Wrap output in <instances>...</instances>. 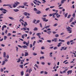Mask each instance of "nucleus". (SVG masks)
<instances>
[{
  "mask_svg": "<svg viewBox=\"0 0 76 76\" xmlns=\"http://www.w3.org/2000/svg\"><path fill=\"white\" fill-rule=\"evenodd\" d=\"M35 13H36L37 14L39 15L41 13V11L38 10L37 11L35 12Z\"/></svg>",
  "mask_w": 76,
  "mask_h": 76,
  "instance_id": "423d86ee",
  "label": "nucleus"
},
{
  "mask_svg": "<svg viewBox=\"0 0 76 76\" xmlns=\"http://www.w3.org/2000/svg\"><path fill=\"white\" fill-rule=\"evenodd\" d=\"M67 73H68L67 74L68 75H69V74H70H70H71V73H72V70H69L67 72Z\"/></svg>",
  "mask_w": 76,
  "mask_h": 76,
  "instance_id": "6e6552de",
  "label": "nucleus"
},
{
  "mask_svg": "<svg viewBox=\"0 0 76 76\" xmlns=\"http://www.w3.org/2000/svg\"><path fill=\"white\" fill-rule=\"evenodd\" d=\"M20 61V58H19L18 60L17 61V63H19Z\"/></svg>",
  "mask_w": 76,
  "mask_h": 76,
  "instance_id": "c756f323",
  "label": "nucleus"
},
{
  "mask_svg": "<svg viewBox=\"0 0 76 76\" xmlns=\"http://www.w3.org/2000/svg\"><path fill=\"white\" fill-rule=\"evenodd\" d=\"M8 4H4L3 5V6H8Z\"/></svg>",
  "mask_w": 76,
  "mask_h": 76,
  "instance_id": "5fc2aeb1",
  "label": "nucleus"
},
{
  "mask_svg": "<svg viewBox=\"0 0 76 76\" xmlns=\"http://www.w3.org/2000/svg\"><path fill=\"white\" fill-rule=\"evenodd\" d=\"M71 24L72 25H75V22H72Z\"/></svg>",
  "mask_w": 76,
  "mask_h": 76,
  "instance_id": "4d7b16f0",
  "label": "nucleus"
},
{
  "mask_svg": "<svg viewBox=\"0 0 76 76\" xmlns=\"http://www.w3.org/2000/svg\"><path fill=\"white\" fill-rule=\"evenodd\" d=\"M21 75L22 76H22H23V71H22L21 72Z\"/></svg>",
  "mask_w": 76,
  "mask_h": 76,
  "instance_id": "72a5a7b5",
  "label": "nucleus"
},
{
  "mask_svg": "<svg viewBox=\"0 0 76 76\" xmlns=\"http://www.w3.org/2000/svg\"><path fill=\"white\" fill-rule=\"evenodd\" d=\"M47 15H43V17H47Z\"/></svg>",
  "mask_w": 76,
  "mask_h": 76,
  "instance_id": "37998d69",
  "label": "nucleus"
},
{
  "mask_svg": "<svg viewBox=\"0 0 76 76\" xmlns=\"http://www.w3.org/2000/svg\"><path fill=\"white\" fill-rule=\"evenodd\" d=\"M19 11V10L18 9H15L14 10V12H17Z\"/></svg>",
  "mask_w": 76,
  "mask_h": 76,
  "instance_id": "f8f14e48",
  "label": "nucleus"
},
{
  "mask_svg": "<svg viewBox=\"0 0 76 76\" xmlns=\"http://www.w3.org/2000/svg\"><path fill=\"white\" fill-rule=\"evenodd\" d=\"M44 73V71H42L40 72V74H42Z\"/></svg>",
  "mask_w": 76,
  "mask_h": 76,
  "instance_id": "e2e57ef3",
  "label": "nucleus"
},
{
  "mask_svg": "<svg viewBox=\"0 0 76 76\" xmlns=\"http://www.w3.org/2000/svg\"><path fill=\"white\" fill-rule=\"evenodd\" d=\"M8 6H9V7L11 9H12V6L11 5H10V4H8Z\"/></svg>",
  "mask_w": 76,
  "mask_h": 76,
  "instance_id": "b1692460",
  "label": "nucleus"
},
{
  "mask_svg": "<svg viewBox=\"0 0 76 76\" xmlns=\"http://www.w3.org/2000/svg\"><path fill=\"white\" fill-rule=\"evenodd\" d=\"M9 18L11 20H14V18H13V17H9Z\"/></svg>",
  "mask_w": 76,
  "mask_h": 76,
  "instance_id": "5701e85b",
  "label": "nucleus"
},
{
  "mask_svg": "<svg viewBox=\"0 0 76 76\" xmlns=\"http://www.w3.org/2000/svg\"><path fill=\"white\" fill-rule=\"evenodd\" d=\"M4 71V70H3V68H1V72H2Z\"/></svg>",
  "mask_w": 76,
  "mask_h": 76,
  "instance_id": "6e6d98bb",
  "label": "nucleus"
},
{
  "mask_svg": "<svg viewBox=\"0 0 76 76\" xmlns=\"http://www.w3.org/2000/svg\"><path fill=\"white\" fill-rule=\"evenodd\" d=\"M24 35H23L22 36V38H23V39H24L25 38V37H24Z\"/></svg>",
  "mask_w": 76,
  "mask_h": 76,
  "instance_id": "a18cd8bd",
  "label": "nucleus"
},
{
  "mask_svg": "<svg viewBox=\"0 0 76 76\" xmlns=\"http://www.w3.org/2000/svg\"><path fill=\"white\" fill-rule=\"evenodd\" d=\"M72 16L74 18H75V13H73V14L72 15Z\"/></svg>",
  "mask_w": 76,
  "mask_h": 76,
  "instance_id": "c9c22d12",
  "label": "nucleus"
},
{
  "mask_svg": "<svg viewBox=\"0 0 76 76\" xmlns=\"http://www.w3.org/2000/svg\"><path fill=\"white\" fill-rule=\"evenodd\" d=\"M40 26L41 28H42V24H41V23H40Z\"/></svg>",
  "mask_w": 76,
  "mask_h": 76,
  "instance_id": "0e129e2a",
  "label": "nucleus"
},
{
  "mask_svg": "<svg viewBox=\"0 0 76 76\" xmlns=\"http://www.w3.org/2000/svg\"><path fill=\"white\" fill-rule=\"evenodd\" d=\"M15 4L16 5V6H18V4H20V3L18 2V1H16V2L15 3Z\"/></svg>",
  "mask_w": 76,
  "mask_h": 76,
  "instance_id": "9d476101",
  "label": "nucleus"
},
{
  "mask_svg": "<svg viewBox=\"0 0 76 76\" xmlns=\"http://www.w3.org/2000/svg\"><path fill=\"white\" fill-rule=\"evenodd\" d=\"M35 37H32L31 38V40H32L33 39H35Z\"/></svg>",
  "mask_w": 76,
  "mask_h": 76,
  "instance_id": "13d9d810",
  "label": "nucleus"
},
{
  "mask_svg": "<svg viewBox=\"0 0 76 76\" xmlns=\"http://www.w3.org/2000/svg\"><path fill=\"white\" fill-rule=\"evenodd\" d=\"M39 22H40V21H39V20H38L37 21V23H39Z\"/></svg>",
  "mask_w": 76,
  "mask_h": 76,
  "instance_id": "680f3d73",
  "label": "nucleus"
},
{
  "mask_svg": "<svg viewBox=\"0 0 76 76\" xmlns=\"http://www.w3.org/2000/svg\"><path fill=\"white\" fill-rule=\"evenodd\" d=\"M45 58L44 57V56H42V57H40V60H42V59H44V58Z\"/></svg>",
  "mask_w": 76,
  "mask_h": 76,
  "instance_id": "4be33fe9",
  "label": "nucleus"
},
{
  "mask_svg": "<svg viewBox=\"0 0 76 76\" xmlns=\"http://www.w3.org/2000/svg\"><path fill=\"white\" fill-rule=\"evenodd\" d=\"M23 14L25 16H27L28 15V13L26 12H25L23 13Z\"/></svg>",
  "mask_w": 76,
  "mask_h": 76,
  "instance_id": "dca6fc26",
  "label": "nucleus"
},
{
  "mask_svg": "<svg viewBox=\"0 0 76 76\" xmlns=\"http://www.w3.org/2000/svg\"><path fill=\"white\" fill-rule=\"evenodd\" d=\"M68 70V69L67 68L64 71L62 72L63 73H65V72H66V71H67Z\"/></svg>",
  "mask_w": 76,
  "mask_h": 76,
  "instance_id": "2eb2a0df",
  "label": "nucleus"
},
{
  "mask_svg": "<svg viewBox=\"0 0 76 76\" xmlns=\"http://www.w3.org/2000/svg\"><path fill=\"white\" fill-rule=\"evenodd\" d=\"M57 13V12H56L55 13H53L52 15H53L55 16V15H56Z\"/></svg>",
  "mask_w": 76,
  "mask_h": 76,
  "instance_id": "a19ab883",
  "label": "nucleus"
},
{
  "mask_svg": "<svg viewBox=\"0 0 76 76\" xmlns=\"http://www.w3.org/2000/svg\"><path fill=\"white\" fill-rule=\"evenodd\" d=\"M22 47H23V48H28V47H27V46L25 45L22 46Z\"/></svg>",
  "mask_w": 76,
  "mask_h": 76,
  "instance_id": "473e14b6",
  "label": "nucleus"
},
{
  "mask_svg": "<svg viewBox=\"0 0 76 76\" xmlns=\"http://www.w3.org/2000/svg\"><path fill=\"white\" fill-rule=\"evenodd\" d=\"M24 56H28V52H25Z\"/></svg>",
  "mask_w": 76,
  "mask_h": 76,
  "instance_id": "6ab92c4d",
  "label": "nucleus"
},
{
  "mask_svg": "<svg viewBox=\"0 0 76 76\" xmlns=\"http://www.w3.org/2000/svg\"><path fill=\"white\" fill-rule=\"evenodd\" d=\"M4 61H8V60L7 59L5 58L4 59Z\"/></svg>",
  "mask_w": 76,
  "mask_h": 76,
  "instance_id": "69168bd1",
  "label": "nucleus"
},
{
  "mask_svg": "<svg viewBox=\"0 0 76 76\" xmlns=\"http://www.w3.org/2000/svg\"><path fill=\"white\" fill-rule=\"evenodd\" d=\"M7 35L9 36H10V35H12V34H11L10 33H9Z\"/></svg>",
  "mask_w": 76,
  "mask_h": 76,
  "instance_id": "c03bdc74",
  "label": "nucleus"
},
{
  "mask_svg": "<svg viewBox=\"0 0 76 76\" xmlns=\"http://www.w3.org/2000/svg\"><path fill=\"white\" fill-rule=\"evenodd\" d=\"M35 43H36V42L35 41H34V42L33 44V46H35Z\"/></svg>",
  "mask_w": 76,
  "mask_h": 76,
  "instance_id": "2f4dec72",
  "label": "nucleus"
},
{
  "mask_svg": "<svg viewBox=\"0 0 76 76\" xmlns=\"http://www.w3.org/2000/svg\"><path fill=\"white\" fill-rule=\"evenodd\" d=\"M12 6H13V7H14V8H15V7H16L17 6L15 5V4L14 3V4Z\"/></svg>",
  "mask_w": 76,
  "mask_h": 76,
  "instance_id": "a878e982",
  "label": "nucleus"
},
{
  "mask_svg": "<svg viewBox=\"0 0 76 76\" xmlns=\"http://www.w3.org/2000/svg\"><path fill=\"white\" fill-rule=\"evenodd\" d=\"M7 38V37L6 36H4V40H6V39Z\"/></svg>",
  "mask_w": 76,
  "mask_h": 76,
  "instance_id": "393cba45",
  "label": "nucleus"
},
{
  "mask_svg": "<svg viewBox=\"0 0 76 76\" xmlns=\"http://www.w3.org/2000/svg\"><path fill=\"white\" fill-rule=\"evenodd\" d=\"M41 64H42V65H44V64H45V63L44 62H42L41 63Z\"/></svg>",
  "mask_w": 76,
  "mask_h": 76,
  "instance_id": "bf43d9fd",
  "label": "nucleus"
},
{
  "mask_svg": "<svg viewBox=\"0 0 76 76\" xmlns=\"http://www.w3.org/2000/svg\"><path fill=\"white\" fill-rule=\"evenodd\" d=\"M5 63H6V62H5V61H2V63L1 64V65H2V66L3 65H4V64H5Z\"/></svg>",
  "mask_w": 76,
  "mask_h": 76,
  "instance_id": "aec40b11",
  "label": "nucleus"
},
{
  "mask_svg": "<svg viewBox=\"0 0 76 76\" xmlns=\"http://www.w3.org/2000/svg\"><path fill=\"white\" fill-rule=\"evenodd\" d=\"M20 68H22V69H23V64L20 65Z\"/></svg>",
  "mask_w": 76,
  "mask_h": 76,
  "instance_id": "7c9ffc66",
  "label": "nucleus"
},
{
  "mask_svg": "<svg viewBox=\"0 0 76 76\" xmlns=\"http://www.w3.org/2000/svg\"><path fill=\"white\" fill-rule=\"evenodd\" d=\"M49 9H50V8H47L45 9V10H46V11H47V10H49Z\"/></svg>",
  "mask_w": 76,
  "mask_h": 76,
  "instance_id": "603ef678",
  "label": "nucleus"
},
{
  "mask_svg": "<svg viewBox=\"0 0 76 76\" xmlns=\"http://www.w3.org/2000/svg\"><path fill=\"white\" fill-rule=\"evenodd\" d=\"M41 35V34L40 33H37V36H40Z\"/></svg>",
  "mask_w": 76,
  "mask_h": 76,
  "instance_id": "f3484780",
  "label": "nucleus"
},
{
  "mask_svg": "<svg viewBox=\"0 0 76 76\" xmlns=\"http://www.w3.org/2000/svg\"><path fill=\"white\" fill-rule=\"evenodd\" d=\"M34 11H38V10H37V8H34Z\"/></svg>",
  "mask_w": 76,
  "mask_h": 76,
  "instance_id": "f704fd0d",
  "label": "nucleus"
},
{
  "mask_svg": "<svg viewBox=\"0 0 76 76\" xmlns=\"http://www.w3.org/2000/svg\"><path fill=\"white\" fill-rule=\"evenodd\" d=\"M67 45H69L70 44V42L69 41H68L67 42Z\"/></svg>",
  "mask_w": 76,
  "mask_h": 76,
  "instance_id": "864d4df0",
  "label": "nucleus"
},
{
  "mask_svg": "<svg viewBox=\"0 0 76 76\" xmlns=\"http://www.w3.org/2000/svg\"><path fill=\"white\" fill-rule=\"evenodd\" d=\"M68 15V13H67L65 14L64 15L65 17L66 18V17H67V16Z\"/></svg>",
  "mask_w": 76,
  "mask_h": 76,
  "instance_id": "bb28decb",
  "label": "nucleus"
},
{
  "mask_svg": "<svg viewBox=\"0 0 76 76\" xmlns=\"http://www.w3.org/2000/svg\"><path fill=\"white\" fill-rule=\"evenodd\" d=\"M62 44V43L61 42L59 43L57 45L58 47H60V46H61V44Z\"/></svg>",
  "mask_w": 76,
  "mask_h": 76,
  "instance_id": "9b49d317",
  "label": "nucleus"
},
{
  "mask_svg": "<svg viewBox=\"0 0 76 76\" xmlns=\"http://www.w3.org/2000/svg\"><path fill=\"white\" fill-rule=\"evenodd\" d=\"M73 18L72 17L70 19V21H69V23H70V22H72V21H73Z\"/></svg>",
  "mask_w": 76,
  "mask_h": 76,
  "instance_id": "4468645a",
  "label": "nucleus"
},
{
  "mask_svg": "<svg viewBox=\"0 0 76 76\" xmlns=\"http://www.w3.org/2000/svg\"><path fill=\"white\" fill-rule=\"evenodd\" d=\"M42 19L43 21H44V22H48V19L46 20V18H42Z\"/></svg>",
  "mask_w": 76,
  "mask_h": 76,
  "instance_id": "20e7f679",
  "label": "nucleus"
},
{
  "mask_svg": "<svg viewBox=\"0 0 76 76\" xmlns=\"http://www.w3.org/2000/svg\"><path fill=\"white\" fill-rule=\"evenodd\" d=\"M23 35H24V37H27V34H23Z\"/></svg>",
  "mask_w": 76,
  "mask_h": 76,
  "instance_id": "052dcab7",
  "label": "nucleus"
},
{
  "mask_svg": "<svg viewBox=\"0 0 76 76\" xmlns=\"http://www.w3.org/2000/svg\"><path fill=\"white\" fill-rule=\"evenodd\" d=\"M44 73H45V75H47V74H48V72H46V71H45V72H44Z\"/></svg>",
  "mask_w": 76,
  "mask_h": 76,
  "instance_id": "3c124183",
  "label": "nucleus"
},
{
  "mask_svg": "<svg viewBox=\"0 0 76 76\" xmlns=\"http://www.w3.org/2000/svg\"><path fill=\"white\" fill-rule=\"evenodd\" d=\"M63 48V50H67V48Z\"/></svg>",
  "mask_w": 76,
  "mask_h": 76,
  "instance_id": "49530a36",
  "label": "nucleus"
},
{
  "mask_svg": "<svg viewBox=\"0 0 76 76\" xmlns=\"http://www.w3.org/2000/svg\"><path fill=\"white\" fill-rule=\"evenodd\" d=\"M32 69L30 68L28 71V72L29 73H31V72H32Z\"/></svg>",
  "mask_w": 76,
  "mask_h": 76,
  "instance_id": "a211bd4d",
  "label": "nucleus"
},
{
  "mask_svg": "<svg viewBox=\"0 0 76 76\" xmlns=\"http://www.w3.org/2000/svg\"><path fill=\"white\" fill-rule=\"evenodd\" d=\"M0 10H1V11H2V10H4V11H5V12H8V11L6 10L5 9L3 8L2 7L1 8H0Z\"/></svg>",
  "mask_w": 76,
  "mask_h": 76,
  "instance_id": "39448f33",
  "label": "nucleus"
},
{
  "mask_svg": "<svg viewBox=\"0 0 76 76\" xmlns=\"http://www.w3.org/2000/svg\"><path fill=\"white\" fill-rule=\"evenodd\" d=\"M27 28L26 27L23 28V29L24 31H26V28Z\"/></svg>",
  "mask_w": 76,
  "mask_h": 76,
  "instance_id": "e433bc0d",
  "label": "nucleus"
},
{
  "mask_svg": "<svg viewBox=\"0 0 76 76\" xmlns=\"http://www.w3.org/2000/svg\"><path fill=\"white\" fill-rule=\"evenodd\" d=\"M64 33L63 32V33H61L60 35H64Z\"/></svg>",
  "mask_w": 76,
  "mask_h": 76,
  "instance_id": "8fccbe9b",
  "label": "nucleus"
},
{
  "mask_svg": "<svg viewBox=\"0 0 76 76\" xmlns=\"http://www.w3.org/2000/svg\"><path fill=\"white\" fill-rule=\"evenodd\" d=\"M23 44H25V45H27V46H28V45H29V44L28 43L26 42L25 41H24V42H23Z\"/></svg>",
  "mask_w": 76,
  "mask_h": 76,
  "instance_id": "1a4fd4ad",
  "label": "nucleus"
},
{
  "mask_svg": "<svg viewBox=\"0 0 76 76\" xmlns=\"http://www.w3.org/2000/svg\"><path fill=\"white\" fill-rule=\"evenodd\" d=\"M3 57L4 58H6V57L7 58H9V55H7V56H6V52H4L3 53Z\"/></svg>",
  "mask_w": 76,
  "mask_h": 76,
  "instance_id": "f03ea898",
  "label": "nucleus"
},
{
  "mask_svg": "<svg viewBox=\"0 0 76 76\" xmlns=\"http://www.w3.org/2000/svg\"><path fill=\"white\" fill-rule=\"evenodd\" d=\"M34 31H38V28L37 27H35L34 28Z\"/></svg>",
  "mask_w": 76,
  "mask_h": 76,
  "instance_id": "412c9836",
  "label": "nucleus"
},
{
  "mask_svg": "<svg viewBox=\"0 0 76 76\" xmlns=\"http://www.w3.org/2000/svg\"><path fill=\"white\" fill-rule=\"evenodd\" d=\"M51 30V29L50 28H48L47 29V31H50Z\"/></svg>",
  "mask_w": 76,
  "mask_h": 76,
  "instance_id": "774afa93",
  "label": "nucleus"
},
{
  "mask_svg": "<svg viewBox=\"0 0 76 76\" xmlns=\"http://www.w3.org/2000/svg\"><path fill=\"white\" fill-rule=\"evenodd\" d=\"M57 25H58L57 23H56L53 25V26H57Z\"/></svg>",
  "mask_w": 76,
  "mask_h": 76,
  "instance_id": "de8ad7c7",
  "label": "nucleus"
},
{
  "mask_svg": "<svg viewBox=\"0 0 76 76\" xmlns=\"http://www.w3.org/2000/svg\"><path fill=\"white\" fill-rule=\"evenodd\" d=\"M70 17H71V15H69L67 17V18L69 19V18H70Z\"/></svg>",
  "mask_w": 76,
  "mask_h": 76,
  "instance_id": "c85d7f7f",
  "label": "nucleus"
},
{
  "mask_svg": "<svg viewBox=\"0 0 76 76\" xmlns=\"http://www.w3.org/2000/svg\"><path fill=\"white\" fill-rule=\"evenodd\" d=\"M57 38H54V39L52 40V42H54H54H57Z\"/></svg>",
  "mask_w": 76,
  "mask_h": 76,
  "instance_id": "0eeeda50",
  "label": "nucleus"
},
{
  "mask_svg": "<svg viewBox=\"0 0 76 76\" xmlns=\"http://www.w3.org/2000/svg\"><path fill=\"white\" fill-rule=\"evenodd\" d=\"M37 21V20H34L33 21V23H35V22H36Z\"/></svg>",
  "mask_w": 76,
  "mask_h": 76,
  "instance_id": "79ce46f5",
  "label": "nucleus"
},
{
  "mask_svg": "<svg viewBox=\"0 0 76 76\" xmlns=\"http://www.w3.org/2000/svg\"><path fill=\"white\" fill-rule=\"evenodd\" d=\"M47 42H50V43L51 42V40H48L47 41Z\"/></svg>",
  "mask_w": 76,
  "mask_h": 76,
  "instance_id": "cd10ccee",
  "label": "nucleus"
},
{
  "mask_svg": "<svg viewBox=\"0 0 76 76\" xmlns=\"http://www.w3.org/2000/svg\"><path fill=\"white\" fill-rule=\"evenodd\" d=\"M2 12L4 13V14H6V12L4 11H2Z\"/></svg>",
  "mask_w": 76,
  "mask_h": 76,
  "instance_id": "09e8293b",
  "label": "nucleus"
},
{
  "mask_svg": "<svg viewBox=\"0 0 76 76\" xmlns=\"http://www.w3.org/2000/svg\"><path fill=\"white\" fill-rule=\"evenodd\" d=\"M72 35H70V36H69L67 37L66 38V39H68V38H70V37H72Z\"/></svg>",
  "mask_w": 76,
  "mask_h": 76,
  "instance_id": "58836bf2",
  "label": "nucleus"
},
{
  "mask_svg": "<svg viewBox=\"0 0 76 76\" xmlns=\"http://www.w3.org/2000/svg\"><path fill=\"white\" fill-rule=\"evenodd\" d=\"M33 55L34 56H37V53H33Z\"/></svg>",
  "mask_w": 76,
  "mask_h": 76,
  "instance_id": "4c0bfd02",
  "label": "nucleus"
},
{
  "mask_svg": "<svg viewBox=\"0 0 76 76\" xmlns=\"http://www.w3.org/2000/svg\"><path fill=\"white\" fill-rule=\"evenodd\" d=\"M65 1V0H62L61 1V4L59 6H58V7H60L61 6V5H62V4H63V3H64V1Z\"/></svg>",
  "mask_w": 76,
  "mask_h": 76,
  "instance_id": "7ed1b4c3",
  "label": "nucleus"
},
{
  "mask_svg": "<svg viewBox=\"0 0 76 76\" xmlns=\"http://www.w3.org/2000/svg\"><path fill=\"white\" fill-rule=\"evenodd\" d=\"M55 37H59V36L58 35V34H56L55 35Z\"/></svg>",
  "mask_w": 76,
  "mask_h": 76,
  "instance_id": "ea45409f",
  "label": "nucleus"
},
{
  "mask_svg": "<svg viewBox=\"0 0 76 76\" xmlns=\"http://www.w3.org/2000/svg\"><path fill=\"white\" fill-rule=\"evenodd\" d=\"M5 33L6 34H7V30H5Z\"/></svg>",
  "mask_w": 76,
  "mask_h": 76,
  "instance_id": "338daca9",
  "label": "nucleus"
},
{
  "mask_svg": "<svg viewBox=\"0 0 76 76\" xmlns=\"http://www.w3.org/2000/svg\"><path fill=\"white\" fill-rule=\"evenodd\" d=\"M56 15L57 16H56L57 18H59V17H60V15H58V13H56Z\"/></svg>",
  "mask_w": 76,
  "mask_h": 76,
  "instance_id": "ddd939ff",
  "label": "nucleus"
},
{
  "mask_svg": "<svg viewBox=\"0 0 76 76\" xmlns=\"http://www.w3.org/2000/svg\"><path fill=\"white\" fill-rule=\"evenodd\" d=\"M66 29H67V31L68 32H69V34L72 33V30L71 29H72V28H71L70 27H68L66 28Z\"/></svg>",
  "mask_w": 76,
  "mask_h": 76,
  "instance_id": "f257e3e1",
  "label": "nucleus"
}]
</instances>
